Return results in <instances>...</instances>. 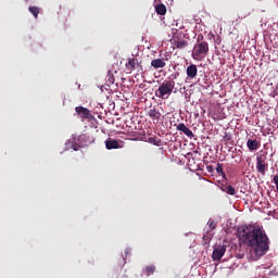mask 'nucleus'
Here are the masks:
<instances>
[{"mask_svg":"<svg viewBox=\"0 0 278 278\" xmlns=\"http://www.w3.org/2000/svg\"><path fill=\"white\" fill-rule=\"evenodd\" d=\"M238 238L243 244L252 247L255 255L262 257L268 251V236L260 227L242 226L238 229Z\"/></svg>","mask_w":278,"mask_h":278,"instance_id":"nucleus-1","label":"nucleus"},{"mask_svg":"<svg viewBox=\"0 0 278 278\" xmlns=\"http://www.w3.org/2000/svg\"><path fill=\"white\" fill-rule=\"evenodd\" d=\"M199 40H201V37H198L191 55L197 62H202V60H205V58H207V53H210V43H207V41Z\"/></svg>","mask_w":278,"mask_h":278,"instance_id":"nucleus-2","label":"nucleus"},{"mask_svg":"<svg viewBox=\"0 0 278 278\" xmlns=\"http://www.w3.org/2000/svg\"><path fill=\"white\" fill-rule=\"evenodd\" d=\"M175 90V80H164L155 90L154 94L157 99H168Z\"/></svg>","mask_w":278,"mask_h":278,"instance_id":"nucleus-3","label":"nucleus"},{"mask_svg":"<svg viewBox=\"0 0 278 278\" xmlns=\"http://www.w3.org/2000/svg\"><path fill=\"white\" fill-rule=\"evenodd\" d=\"M125 66L128 73H134V71H136L137 68H142L140 61H138V58L134 55L127 59V63L125 64Z\"/></svg>","mask_w":278,"mask_h":278,"instance_id":"nucleus-4","label":"nucleus"},{"mask_svg":"<svg viewBox=\"0 0 278 278\" xmlns=\"http://www.w3.org/2000/svg\"><path fill=\"white\" fill-rule=\"evenodd\" d=\"M266 168H268V164H266V155H260L256 157V170L261 173V175H266Z\"/></svg>","mask_w":278,"mask_h":278,"instance_id":"nucleus-5","label":"nucleus"},{"mask_svg":"<svg viewBox=\"0 0 278 278\" xmlns=\"http://www.w3.org/2000/svg\"><path fill=\"white\" fill-rule=\"evenodd\" d=\"M227 252V248L225 245H218L213 251V260L214 262H220L223 260V255Z\"/></svg>","mask_w":278,"mask_h":278,"instance_id":"nucleus-6","label":"nucleus"},{"mask_svg":"<svg viewBox=\"0 0 278 278\" xmlns=\"http://www.w3.org/2000/svg\"><path fill=\"white\" fill-rule=\"evenodd\" d=\"M105 144V149H108V151H112V149H123V144H121V142L116 139L113 138H108L104 141Z\"/></svg>","mask_w":278,"mask_h":278,"instance_id":"nucleus-7","label":"nucleus"},{"mask_svg":"<svg viewBox=\"0 0 278 278\" xmlns=\"http://www.w3.org/2000/svg\"><path fill=\"white\" fill-rule=\"evenodd\" d=\"M170 55H165L163 59H154L151 61V66L153 68H164L166 66V62H168Z\"/></svg>","mask_w":278,"mask_h":278,"instance_id":"nucleus-8","label":"nucleus"},{"mask_svg":"<svg viewBox=\"0 0 278 278\" xmlns=\"http://www.w3.org/2000/svg\"><path fill=\"white\" fill-rule=\"evenodd\" d=\"M75 112H76V114H78V116H80V118H91L92 117V114H90V110H88L87 108H84V106H76Z\"/></svg>","mask_w":278,"mask_h":278,"instance_id":"nucleus-9","label":"nucleus"},{"mask_svg":"<svg viewBox=\"0 0 278 278\" xmlns=\"http://www.w3.org/2000/svg\"><path fill=\"white\" fill-rule=\"evenodd\" d=\"M177 131H182V134H185V136H187L188 138H194V134L192 132V130H190V128H188L186 126V124L180 123L176 126Z\"/></svg>","mask_w":278,"mask_h":278,"instance_id":"nucleus-10","label":"nucleus"},{"mask_svg":"<svg viewBox=\"0 0 278 278\" xmlns=\"http://www.w3.org/2000/svg\"><path fill=\"white\" fill-rule=\"evenodd\" d=\"M247 147L250 151H257V149H260V141H257V139H249Z\"/></svg>","mask_w":278,"mask_h":278,"instance_id":"nucleus-11","label":"nucleus"},{"mask_svg":"<svg viewBox=\"0 0 278 278\" xmlns=\"http://www.w3.org/2000/svg\"><path fill=\"white\" fill-rule=\"evenodd\" d=\"M198 70H197V65L194 64H191L187 67V76L190 78V79H194V77H197V74H198Z\"/></svg>","mask_w":278,"mask_h":278,"instance_id":"nucleus-12","label":"nucleus"},{"mask_svg":"<svg viewBox=\"0 0 278 278\" xmlns=\"http://www.w3.org/2000/svg\"><path fill=\"white\" fill-rule=\"evenodd\" d=\"M220 190L226 192V194H230L231 197L236 195V188H233L231 185H223Z\"/></svg>","mask_w":278,"mask_h":278,"instance_id":"nucleus-13","label":"nucleus"},{"mask_svg":"<svg viewBox=\"0 0 278 278\" xmlns=\"http://www.w3.org/2000/svg\"><path fill=\"white\" fill-rule=\"evenodd\" d=\"M173 45L175 49H186V47H188V41L174 39Z\"/></svg>","mask_w":278,"mask_h":278,"instance_id":"nucleus-14","label":"nucleus"},{"mask_svg":"<svg viewBox=\"0 0 278 278\" xmlns=\"http://www.w3.org/2000/svg\"><path fill=\"white\" fill-rule=\"evenodd\" d=\"M155 12L160 16H164L166 14V5H164V4H156L155 5Z\"/></svg>","mask_w":278,"mask_h":278,"instance_id":"nucleus-15","label":"nucleus"},{"mask_svg":"<svg viewBox=\"0 0 278 278\" xmlns=\"http://www.w3.org/2000/svg\"><path fill=\"white\" fill-rule=\"evenodd\" d=\"M148 116H150V118L160 119V116H162V113H160V111H157V109H151L148 113Z\"/></svg>","mask_w":278,"mask_h":278,"instance_id":"nucleus-16","label":"nucleus"},{"mask_svg":"<svg viewBox=\"0 0 278 278\" xmlns=\"http://www.w3.org/2000/svg\"><path fill=\"white\" fill-rule=\"evenodd\" d=\"M28 10L35 18H38V15L40 14V9L38 7H29Z\"/></svg>","mask_w":278,"mask_h":278,"instance_id":"nucleus-17","label":"nucleus"},{"mask_svg":"<svg viewBox=\"0 0 278 278\" xmlns=\"http://www.w3.org/2000/svg\"><path fill=\"white\" fill-rule=\"evenodd\" d=\"M147 276L153 275L155 273V265H149L146 267Z\"/></svg>","mask_w":278,"mask_h":278,"instance_id":"nucleus-18","label":"nucleus"},{"mask_svg":"<svg viewBox=\"0 0 278 278\" xmlns=\"http://www.w3.org/2000/svg\"><path fill=\"white\" fill-rule=\"evenodd\" d=\"M216 172L218 173V175H222V177H226L225 172L223 170V164H217Z\"/></svg>","mask_w":278,"mask_h":278,"instance_id":"nucleus-19","label":"nucleus"},{"mask_svg":"<svg viewBox=\"0 0 278 278\" xmlns=\"http://www.w3.org/2000/svg\"><path fill=\"white\" fill-rule=\"evenodd\" d=\"M211 231H214V229H216V222H214L213 219H210L207 223Z\"/></svg>","mask_w":278,"mask_h":278,"instance_id":"nucleus-20","label":"nucleus"},{"mask_svg":"<svg viewBox=\"0 0 278 278\" xmlns=\"http://www.w3.org/2000/svg\"><path fill=\"white\" fill-rule=\"evenodd\" d=\"M274 184L276 186V190H278V175L274 176Z\"/></svg>","mask_w":278,"mask_h":278,"instance_id":"nucleus-21","label":"nucleus"},{"mask_svg":"<svg viewBox=\"0 0 278 278\" xmlns=\"http://www.w3.org/2000/svg\"><path fill=\"white\" fill-rule=\"evenodd\" d=\"M109 83H110V84H114V76H110V77H109Z\"/></svg>","mask_w":278,"mask_h":278,"instance_id":"nucleus-22","label":"nucleus"},{"mask_svg":"<svg viewBox=\"0 0 278 278\" xmlns=\"http://www.w3.org/2000/svg\"><path fill=\"white\" fill-rule=\"evenodd\" d=\"M74 151H77V146H73Z\"/></svg>","mask_w":278,"mask_h":278,"instance_id":"nucleus-23","label":"nucleus"},{"mask_svg":"<svg viewBox=\"0 0 278 278\" xmlns=\"http://www.w3.org/2000/svg\"><path fill=\"white\" fill-rule=\"evenodd\" d=\"M219 40H220V37L217 38V42H219Z\"/></svg>","mask_w":278,"mask_h":278,"instance_id":"nucleus-24","label":"nucleus"}]
</instances>
